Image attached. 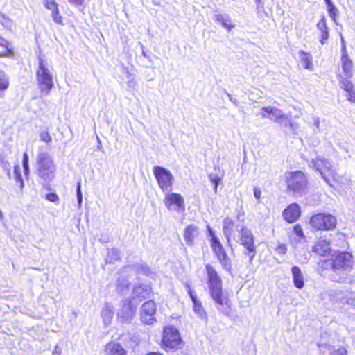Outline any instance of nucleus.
<instances>
[{
  "label": "nucleus",
  "mask_w": 355,
  "mask_h": 355,
  "mask_svg": "<svg viewBox=\"0 0 355 355\" xmlns=\"http://www.w3.org/2000/svg\"><path fill=\"white\" fill-rule=\"evenodd\" d=\"M205 268L209 296L218 306V309L227 314V310L230 309L231 304L228 295L223 291L222 278L212 264H205Z\"/></svg>",
  "instance_id": "1"
},
{
  "label": "nucleus",
  "mask_w": 355,
  "mask_h": 355,
  "mask_svg": "<svg viewBox=\"0 0 355 355\" xmlns=\"http://www.w3.org/2000/svg\"><path fill=\"white\" fill-rule=\"evenodd\" d=\"M342 73H338L336 76L338 79L340 88L347 92L348 101H355V87L350 79L353 76L354 67L352 60L347 55L345 46L342 48L340 58Z\"/></svg>",
  "instance_id": "2"
},
{
  "label": "nucleus",
  "mask_w": 355,
  "mask_h": 355,
  "mask_svg": "<svg viewBox=\"0 0 355 355\" xmlns=\"http://www.w3.org/2000/svg\"><path fill=\"white\" fill-rule=\"evenodd\" d=\"M37 60L38 65L35 69L37 85L40 93L47 95L53 87V77L49 67L47 59L39 55Z\"/></svg>",
  "instance_id": "3"
},
{
  "label": "nucleus",
  "mask_w": 355,
  "mask_h": 355,
  "mask_svg": "<svg viewBox=\"0 0 355 355\" xmlns=\"http://www.w3.org/2000/svg\"><path fill=\"white\" fill-rule=\"evenodd\" d=\"M285 183L287 191L293 195L299 196H302L306 191L309 185L306 175L300 170L287 172Z\"/></svg>",
  "instance_id": "4"
},
{
  "label": "nucleus",
  "mask_w": 355,
  "mask_h": 355,
  "mask_svg": "<svg viewBox=\"0 0 355 355\" xmlns=\"http://www.w3.org/2000/svg\"><path fill=\"white\" fill-rule=\"evenodd\" d=\"M36 174L44 182H51L55 175L56 165L47 153H39L36 159Z\"/></svg>",
  "instance_id": "5"
},
{
  "label": "nucleus",
  "mask_w": 355,
  "mask_h": 355,
  "mask_svg": "<svg viewBox=\"0 0 355 355\" xmlns=\"http://www.w3.org/2000/svg\"><path fill=\"white\" fill-rule=\"evenodd\" d=\"M309 224L315 232H329L336 229L338 220L330 213L318 212L310 216Z\"/></svg>",
  "instance_id": "6"
},
{
  "label": "nucleus",
  "mask_w": 355,
  "mask_h": 355,
  "mask_svg": "<svg viewBox=\"0 0 355 355\" xmlns=\"http://www.w3.org/2000/svg\"><path fill=\"white\" fill-rule=\"evenodd\" d=\"M328 261L330 262L331 268L336 272L351 270L354 264V256L347 251L334 250L328 260H320L322 267Z\"/></svg>",
  "instance_id": "7"
},
{
  "label": "nucleus",
  "mask_w": 355,
  "mask_h": 355,
  "mask_svg": "<svg viewBox=\"0 0 355 355\" xmlns=\"http://www.w3.org/2000/svg\"><path fill=\"white\" fill-rule=\"evenodd\" d=\"M209 236H210V246L212 252L220 262L222 268L227 272L232 271L231 259L229 257L225 248L220 241L219 237L208 227Z\"/></svg>",
  "instance_id": "8"
},
{
  "label": "nucleus",
  "mask_w": 355,
  "mask_h": 355,
  "mask_svg": "<svg viewBox=\"0 0 355 355\" xmlns=\"http://www.w3.org/2000/svg\"><path fill=\"white\" fill-rule=\"evenodd\" d=\"M160 347L165 351H175L183 346V341L178 329L173 325L163 327Z\"/></svg>",
  "instance_id": "9"
},
{
  "label": "nucleus",
  "mask_w": 355,
  "mask_h": 355,
  "mask_svg": "<svg viewBox=\"0 0 355 355\" xmlns=\"http://www.w3.org/2000/svg\"><path fill=\"white\" fill-rule=\"evenodd\" d=\"M239 234L240 244L245 248V254L248 256L251 263L257 252L254 236L247 226H242L239 231Z\"/></svg>",
  "instance_id": "10"
},
{
  "label": "nucleus",
  "mask_w": 355,
  "mask_h": 355,
  "mask_svg": "<svg viewBox=\"0 0 355 355\" xmlns=\"http://www.w3.org/2000/svg\"><path fill=\"white\" fill-rule=\"evenodd\" d=\"M153 171L159 189L163 192L171 191L174 182L172 173L168 169L159 166H154Z\"/></svg>",
  "instance_id": "11"
},
{
  "label": "nucleus",
  "mask_w": 355,
  "mask_h": 355,
  "mask_svg": "<svg viewBox=\"0 0 355 355\" xmlns=\"http://www.w3.org/2000/svg\"><path fill=\"white\" fill-rule=\"evenodd\" d=\"M319 171L325 182L334 189H339L348 182V180L345 177L339 175L335 170L330 167H325Z\"/></svg>",
  "instance_id": "12"
},
{
  "label": "nucleus",
  "mask_w": 355,
  "mask_h": 355,
  "mask_svg": "<svg viewBox=\"0 0 355 355\" xmlns=\"http://www.w3.org/2000/svg\"><path fill=\"white\" fill-rule=\"evenodd\" d=\"M167 193L164 196V204L168 210H175L178 212H183L185 210L184 199L183 196L178 193Z\"/></svg>",
  "instance_id": "13"
},
{
  "label": "nucleus",
  "mask_w": 355,
  "mask_h": 355,
  "mask_svg": "<svg viewBox=\"0 0 355 355\" xmlns=\"http://www.w3.org/2000/svg\"><path fill=\"white\" fill-rule=\"evenodd\" d=\"M156 304L153 300L145 302L141 308L140 319L144 324L150 325L156 321Z\"/></svg>",
  "instance_id": "14"
},
{
  "label": "nucleus",
  "mask_w": 355,
  "mask_h": 355,
  "mask_svg": "<svg viewBox=\"0 0 355 355\" xmlns=\"http://www.w3.org/2000/svg\"><path fill=\"white\" fill-rule=\"evenodd\" d=\"M301 216V207L296 202H293L288 205L282 211V217L284 220L289 224L297 221Z\"/></svg>",
  "instance_id": "15"
},
{
  "label": "nucleus",
  "mask_w": 355,
  "mask_h": 355,
  "mask_svg": "<svg viewBox=\"0 0 355 355\" xmlns=\"http://www.w3.org/2000/svg\"><path fill=\"white\" fill-rule=\"evenodd\" d=\"M334 250L330 241L327 239H319L312 246V252L320 258L330 257Z\"/></svg>",
  "instance_id": "16"
},
{
  "label": "nucleus",
  "mask_w": 355,
  "mask_h": 355,
  "mask_svg": "<svg viewBox=\"0 0 355 355\" xmlns=\"http://www.w3.org/2000/svg\"><path fill=\"white\" fill-rule=\"evenodd\" d=\"M260 114L262 118H268L275 122L280 123L287 119L286 115L282 113L281 110L270 106L262 107Z\"/></svg>",
  "instance_id": "17"
},
{
  "label": "nucleus",
  "mask_w": 355,
  "mask_h": 355,
  "mask_svg": "<svg viewBox=\"0 0 355 355\" xmlns=\"http://www.w3.org/2000/svg\"><path fill=\"white\" fill-rule=\"evenodd\" d=\"M187 293L193 302V311L201 318L207 319V315L202 302L198 300L196 294L189 285H187Z\"/></svg>",
  "instance_id": "18"
},
{
  "label": "nucleus",
  "mask_w": 355,
  "mask_h": 355,
  "mask_svg": "<svg viewBox=\"0 0 355 355\" xmlns=\"http://www.w3.org/2000/svg\"><path fill=\"white\" fill-rule=\"evenodd\" d=\"M316 28L319 33L320 43L321 45H324L327 42L330 37L329 28L324 15L320 16V19L316 24Z\"/></svg>",
  "instance_id": "19"
},
{
  "label": "nucleus",
  "mask_w": 355,
  "mask_h": 355,
  "mask_svg": "<svg viewBox=\"0 0 355 355\" xmlns=\"http://www.w3.org/2000/svg\"><path fill=\"white\" fill-rule=\"evenodd\" d=\"M200 235V230L194 224H189L187 225L184 230V239L185 243L189 246L194 245L196 239Z\"/></svg>",
  "instance_id": "20"
},
{
  "label": "nucleus",
  "mask_w": 355,
  "mask_h": 355,
  "mask_svg": "<svg viewBox=\"0 0 355 355\" xmlns=\"http://www.w3.org/2000/svg\"><path fill=\"white\" fill-rule=\"evenodd\" d=\"M105 355H128L127 350L116 342L110 341L104 347Z\"/></svg>",
  "instance_id": "21"
},
{
  "label": "nucleus",
  "mask_w": 355,
  "mask_h": 355,
  "mask_svg": "<svg viewBox=\"0 0 355 355\" xmlns=\"http://www.w3.org/2000/svg\"><path fill=\"white\" fill-rule=\"evenodd\" d=\"M291 273L294 286L298 289H302L304 286V278L300 268L297 266H293Z\"/></svg>",
  "instance_id": "22"
},
{
  "label": "nucleus",
  "mask_w": 355,
  "mask_h": 355,
  "mask_svg": "<svg viewBox=\"0 0 355 355\" xmlns=\"http://www.w3.org/2000/svg\"><path fill=\"white\" fill-rule=\"evenodd\" d=\"M234 227V221L230 217H226L223 222V232L225 236L229 239L233 232Z\"/></svg>",
  "instance_id": "23"
},
{
  "label": "nucleus",
  "mask_w": 355,
  "mask_h": 355,
  "mask_svg": "<svg viewBox=\"0 0 355 355\" xmlns=\"http://www.w3.org/2000/svg\"><path fill=\"white\" fill-rule=\"evenodd\" d=\"M299 54L303 67L309 69H311L313 66L311 54L304 51H300Z\"/></svg>",
  "instance_id": "24"
},
{
  "label": "nucleus",
  "mask_w": 355,
  "mask_h": 355,
  "mask_svg": "<svg viewBox=\"0 0 355 355\" xmlns=\"http://www.w3.org/2000/svg\"><path fill=\"white\" fill-rule=\"evenodd\" d=\"M10 86V80L6 73L0 70V97L8 89Z\"/></svg>",
  "instance_id": "25"
},
{
  "label": "nucleus",
  "mask_w": 355,
  "mask_h": 355,
  "mask_svg": "<svg viewBox=\"0 0 355 355\" xmlns=\"http://www.w3.org/2000/svg\"><path fill=\"white\" fill-rule=\"evenodd\" d=\"M216 20L220 23L223 27L230 31L234 28V24H232V20L229 17H225L222 15H218L216 16Z\"/></svg>",
  "instance_id": "26"
},
{
  "label": "nucleus",
  "mask_w": 355,
  "mask_h": 355,
  "mask_svg": "<svg viewBox=\"0 0 355 355\" xmlns=\"http://www.w3.org/2000/svg\"><path fill=\"white\" fill-rule=\"evenodd\" d=\"M135 291L137 293V297L141 299L149 297L152 293V289L150 286L144 287L141 285L137 286Z\"/></svg>",
  "instance_id": "27"
},
{
  "label": "nucleus",
  "mask_w": 355,
  "mask_h": 355,
  "mask_svg": "<svg viewBox=\"0 0 355 355\" xmlns=\"http://www.w3.org/2000/svg\"><path fill=\"white\" fill-rule=\"evenodd\" d=\"M293 232L296 236V238L295 239V243H299L302 240L305 239V235L304 233V230H303L302 226L300 224H299V223L295 224L293 227Z\"/></svg>",
  "instance_id": "28"
},
{
  "label": "nucleus",
  "mask_w": 355,
  "mask_h": 355,
  "mask_svg": "<svg viewBox=\"0 0 355 355\" xmlns=\"http://www.w3.org/2000/svg\"><path fill=\"white\" fill-rule=\"evenodd\" d=\"M13 171L15 181L18 184L20 190L22 191L24 187V183L21 173L20 166L19 165H15L13 167Z\"/></svg>",
  "instance_id": "29"
},
{
  "label": "nucleus",
  "mask_w": 355,
  "mask_h": 355,
  "mask_svg": "<svg viewBox=\"0 0 355 355\" xmlns=\"http://www.w3.org/2000/svg\"><path fill=\"white\" fill-rule=\"evenodd\" d=\"M326 5H327V12L329 13V15L331 18V19L334 21V22H336V17L338 15V9L336 8V7L334 5V3H332V1H329V2H327L326 3Z\"/></svg>",
  "instance_id": "30"
},
{
  "label": "nucleus",
  "mask_w": 355,
  "mask_h": 355,
  "mask_svg": "<svg viewBox=\"0 0 355 355\" xmlns=\"http://www.w3.org/2000/svg\"><path fill=\"white\" fill-rule=\"evenodd\" d=\"M51 17L55 23L61 26L64 24L63 21V17L60 13L59 8L51 11Z\"/></svg>",
  "instance_id": "31"
},
{
  "label": "nucleus",
  "mask_w": 355,
  "mask_h": 355,
  "mask_svg": "<svg viewBox=\"0 0 355 355\" xmlns=\"http://www.w3.org/2000/svg\"><path fill=\"white\" fill-rule=\"evenodd\" d=\"M44 7L51 11L58 8V4L55 0H42Z\"/></svg>",
  "instance_id": "32"
},
{
  "label": "nucleus",
  "mask_w": 355,
  "mask_h": 355,
  "mask_svg": "<svg viewBox=\"0 0 355 355\" xmlns=\"http://www.w3.org/2000/svg\"><path fill=\"white\" fill-rule=\"evenodd\" d=\"M22 165L24 168V172L26 176L29 174V166H28V155L27 153H24L22 157Z\"/></svg>",
  "instance_id": "33"
},
{
  "label": "nucleus",
  "mask_w": 355,
  "mask_h": 355,
  "mask_svg": "<svg viewBox=\"0 0 355 355\" xmlns=\"http://www.w3.org/2000/svg\"><path fill=\"white\" fill-rule=\"evenodd\" d=\"M40 141L49 144L52 141V138L51 135L48 131H42L40 133Z\"/></svg>",
  "instance_id": "34"
},
{
  "label": "nucleus",
  "mask_w": 355,
  "mask_h": 355,
  "mask_svg": "<svg viewBox=\"0 0 355 355\" xmlns=\"http://www.w3.org/2000/svg\"><path fill=\"white\" fill-rule=\"evenodd\" d=\"M0 22L3 26L8 28H10L12 24V20L4 14L0 15Z\"/></svg>",
  "instance_id": "35"
},
{
  "label": "nucleus",
  "mask_w": 355,
  "mask_h": 355,
  "mask_svg": "<svg viewBox=\"0 0 355 355\" xmlns=\"http://www.w3.org/2000/svg\"><path fill=\"white\" fill-rule=\"evenodd\" d=\"M45 199L51 202H58L60 200L58 195L55 192L46 193Z\"/></svg>",
  "instance_id": "36"
},
{
  "label": "nucleus",
  "mask_w": 355,
  "mask_h": 355,
  "mask_svg": "<svg viewBox=\"0 0 355 355\" xmlns=\"http://www.w3.org/2000/svg\"><path fill=\"white\" fill-rule=\"evenodd\" d=\"M275 252L281 256L285 255L287 253V247L285 244L280 243L275 248Z\"/></svg>",
  "instance_id": "37"
},
{
  "label": "nucleus",
  "mask_w": 355,
  "mask_h": 355,
  "mask_svg": "<svg viewBox=\"0 0 355 355\" xmlns=\"http://www.w3.org/2000/svg\"><path fill=\"white\" fill-rule=\"evenodd\" d=\"M347 351L344 347H340L338 349H333L330 355H347Z\"/></svg>",
  "instance_id": "38"
},
{
  "label": "nucleus",
  "mask_w": 355,
  "mask_h": 355,
  "mask_svg": "<svg viewBox=\"0 0 355 355\" xmlns=\"http://www.w3.org/2000/svg\"><path fill=\"white\" fill-rule=\"evenodd\" d=\"M209 178L211 182L214 184V189L216 191L220 178L218 176L213 177L212 175H209Z\"/></svg>",
  "instance_id": "39"
},
{
  "label": "nucleus",
  "mask_w": 355,
  "mask_h": 355,
  "mask_svg": "<svg viewBox=\"0 0 355 355\" xmlns=\"http://www.w3.org/2000/svg\"><path fill=\"white\" fill-rule=\"evenodd\" d=\"M0 46L5 48L8 51L9 50V42L4 39L3 37L0 36Z\"/></svg>",
  "instance_id": "40"
},
{
  "label": "nucleus",
  "mask_w": 355,
  "mask_h": 355,
  "mask_svg": "<svg viewBox=\"0 0 355 355\" xmlns=\"http://www.w3.org/2000/svg\"><path fill=\"white\" fill-rule=\"evenodd\" d=\"M80 187H81V184H80V182H78V185H77V198H78V201L79 204H81L82 200H83V196H82Z\"/></svg>",
  "instance_id": "41"
},
{
  "label": "nucleus",
  "mask_w": 355,
  "mask_h": 355,
  "mask_svg": "<svg viewBox=\"0 0 355 355\" xmlns=\"http://www.w3.org/2000/svg\"><path fill=\"white\" fill-rule=\"evenodd\" d=\"M69 2L76 6H82L84 4L85 0H68Z\"/></svg>",
  "instance_id": "42"
},
{
  "label": "nucleus",
  "mask_w": 355,
  "mask_h": 355,
  "mask_svg": "<svg viewBox=\"0 0 355 355\" xmlns=\"http://www.w3.org/2000/svg\"><path fill=\"white\" fill-rule=\"evenodd\" d=\"M253 190H254V197L257 200H259L261 198V190L259 188H257V187H254Z\"/></svg>",
  "instance_id": "43"
},
{
  "label": "nucleus",
  "mask_w": 355,
  "mask_h": 355,
  "mask_svg": "<svg viewBox=\"0 0 355 355\" xmlns=\"http://www.w3.org/2000/svg\"><path fill=\"white\" fill-rule=\"evenodd\" d=\"M146 355H164V354L159 352H150L147 353Z\"/></svg>",
  "instance_id": "44"
},
{
  "label": "nucleus",
  "mask_w": 355,
  "mask_h": 355,
  "mask_svg": "<svg viewBox=\"0 0 355 355\" xmlns=\"http://www.w3.org/2000/svg\"><path fill=\"white\" fill-rule=\"evenodd\" d=\"M288 126H289L291 128H293V124L291 121H289V122H288Z\"/></svg>",
  "instance_id": "45"
},
{
  "label": "nucleus",
  "mask_w": 355,
  "mask_h": 355,
  "mask_svg": "<svg viewBox=\"0 0 355 355\" xmlns=\"http://www.w3.org/2000/svg\"><path fill=\"white\" fill-rule=\"evenodd\" d=\"M331 1V0H324L325 3H327V2H329V1Z\"/></svg>",
  "instance_id": "46"
},
{
  "label": "nucleus",
  "mask_w": 355,
  "mask_h": 355,
  "mask_svg": "<svg viewBox=\"0 0 355 355\" xmlns=\"http://www.w3.org/2000/svg\"><path fill=\"white\" fill-rule=\"evenodd\" d=\"M337 234H338V235L341 234V235L344 236V234H342V233H337Z\"/></svg>",
  "instance_id": "47"
}]
</instances>
